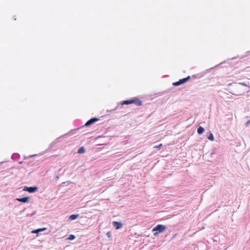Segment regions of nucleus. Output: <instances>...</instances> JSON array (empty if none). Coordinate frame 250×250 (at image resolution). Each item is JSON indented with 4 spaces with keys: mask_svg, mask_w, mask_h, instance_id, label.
I'll use <instances>...</instances> for the list:
<instances>
[{
    "mask_svg": "<svg viewBox=\"0 0 250 250\" xmlns=\"http://www.w3.org/2000/svg\"><path fill=\"white\" fill-rule=\"evenodd\" d=\"M40 232V231H39V229H36V230H33V231H32V233H38V232Z\"/></svg>",
    "mask_w": 250,
    "mask_h": 250,
    "instance_id": "obj_15",
    "label": "nucleus"
},
{
    "mask_svg": "<svg viewBox=\"0 0 250 250\" xmlns=\"http://www.w3.org/2000/svg\"><path fill=\"white\" fill-rule=\"evenodd\" d=\"M131 104V99L128 100H125L122 102L121 105H123L124 104Z\"/></svg>",
    "mask_w": 250,
    "mask_h": 250,
    "instance_id": "obj_11",
    "label": "nucleus"
},
{
    "mask_svg": "<svg viewBox=\"0 0 250 250\" xmlns=\"http://www.w3.org/2000/svg\"><path fill=\"white\" fill-rule=\"evenodd\" d=\"M39 231H42L46 229V228L39 229Z\"/></svg>",
    "mask_w": 250,
    "mask_h": 250,
    "instance_id": "obj_16",
    "label": "nucleus"
},
{
    "mask_svg": "<svg viewBox=\"0 0 250 250\" xmlns=\"http://www.w3.org/2000/svg\"><path fill=\"white\" fill-rule=\"evenodd\" d=\"M75 238V236L73 234H71L69 235V237L67 238V239L72 240L74 239Z\"/></svg>",
    "mask_w": 250,
    "mask_h": 250,
    "instance_id": "obj_13",
    "label": "nucleus"
},
{
    "mask_svg": "<svg viewBox=\"0 0 250 250\" xmlns=\"http://www.w3.org/2000/svg\"><path fill=\"white\" fill-rule=\"evenodd\" d=\"M112 224L117 229L121 228L123 226L121 222L117 221H113L112 222Z\"/></svg>",
    "mask_w": 250,
    "mask_h": 250,
    "instance_id": "obj_6",
    "label": "nucleus"
},
{
    "mask_svg": "<svg viewBox=\"0 0 250 250\" xmlns=\"http://www.w3.org/2000/svg\"><path fill=\"white\" fill-rule=\"evenodd\" d=\"M17 200H18L19 202H23V203H26L28 202L29 200V198L28 197H23L21 198H17Z\"/></svg>",
    "mask_w": 250,
    "mask_h": 250,
    "instance_id": "obj_7",
    "label": "nucleus"
},
{
    "mask_svg": "<svg viewBox=\"0 0 250 250\" xmlns=\"http://www.w3.org/2000/svg\"><path fill=\"white\" fill-rule=\"evenodd\" d=\"M38 188L36 187H25L23 190L28 191L30 193H33L38 190Z\"/></svg>",
    "mask_w": 250,
    "mask_h": 250,
    "instance_id": "obj_3",
    "label": "nucleus"
},
{
    "mask_svg": "<svg viewBox=\"0 0 250 250\" xmlns=\"http://www.w3.org/2000/svg\"><path fill=\"white\" fill-rule=\"evenodd\" d=\"M134 104L137 106H141L142 102L138 98L135 97L131 99V104Z\"/></svg>",
    "mask_w": 250,
    "mask_h": 250,
    "instance_id": "obj_4",
    "label": "nucleus"
},
{
    "mask_svg": "<svg viewBox=\"0 0 250 250\" xmlns=\"http://www.w3.org/2000/svg\"><path fill=\"white\" fill-rule=\"evenodd\" d=\"M84 152L85 149L83 147H80L78 150V153L79 154L83 153Z\"/></svg>",
    "mask_w": 250,
    "mask_h": 250,
    "instance_id": "obj_12",
    "label": "nucleus"
},
{
    "mask_svg": "<svg viewBox=\"0 0 250 250\" xmlns=\"http://www.w3.org/2000/svg\"><path fill=\"white\" fill-rule=\"evenodd\" d=\"M162 144H160V145H158V146H154V148H160L161 147H162Z\"/></svg>",
    "mask_w": 250,
    "mask_h": 250,
    "instance_id": "obj_14",
    "label": "nucleus"
},
{
    "mask_svg": "<svg viewBox=\"0 0 250 250\" xmlns=\"http://www.w3.org/2000/svg\"><path fill=\"white\" fill-rule=\"evenodd\" d=\"M166 227L163 225H158L154 227L152 231L154 232V235L156 236L158 233L164 232L166 229Z\"/></svg>",
    "mask_w": 250,
    "mask_h": 250,
    "instance_id": "obj_1",
    "label": "nucleus"
},
{
    "mask_svg": "<svg viewBox=\"0 0 250 250\" xmlns=\"http://www.w3.org/2000/svg\"><path fill=\"white\" fill-rule=\"evenodd\" d=\"M239 84L240 85H245V86H247V84H245L243 83H239Z\"/></svg>",
    "mask_w": 250,
    "mask_h": 250,
    "instance_id": "obj_17",
    "label": "nucleus"
},
{
    "mask_svg": "<svg viewBox=\"0 0 250 250\" xmlns=\"http://www.w3.org/2000/svg\"><path fill=\"white\" fill-rule=\"evenodd\" d=\"M204 128L202 126H199L197 129V132L199 134H201L204 132Z\"/></svg>",
    "mask_w": 250,
    "mask_h": 250,
    "instance_id": "obj_10",
    "label": "nucleus"
},
{
    "mask_svg": "<svg viewBox=\"0 0 250 250\" xmlns=\"http://www.w3.org/2000/svg\"><path fill=\"white\" fill-rule=\"evenodd\" d=\"M99 120L98 118H93L88 120L85 124V126H89L93 124L95 122L98 121Z\"/></svg>",
    "mask_w": 250,
    "mask_h": 250,
    "instance_id": "obj_5",
    "label": "nucleus"
},
{
    "mask_svg": "<svg viewBox=\"0 0 250 250\" xmlns=\"http://www.w3.org/2000/svg\"><path fill=\"white\" fill-rule=\"evenodd\" d=\"M190 79V77L189 76H188V77H186L185 78H184V79L180 80L178 82L173 83V85H174V86L180 85H181V84H183V83H186Z\"/></svg>",
    "mask_w": 250,
    "mask_h": 250,
    "instance_id": "obj_2",
    "label": "nucleus"
},
{
    "mask_svg": "<svg viewBox=\"0 0 250 250\" xmlns=\"http://www.w3.org/2000/svg\"><path fill=\"white\" fill-rule=\"evenodd\" d=\"M208 140H209L211 141H214V138L213 134L211 132H209L208 133Z\"/></svg>",
    "mask_w": 250,
    "mask_h": 250,
    "instance_id": "obj_8",
    "label": "nucleus"
},
{
    "mask_svg": "<svg viewBox=\"0 0 250 250\" xmlns=\"http://www.w3.org/2000/svg\"><path fill=\"white\" fill-rule=\"evenodd\" d=\"M78 217L79 214H72L69 216V219L70 220H73L77 218Z\"/></svg>",
    "mask_w": 250,
    "mask_h": 250,
    "instance_id": "obj_9",
    "label": "nucleus"
}]
</instances>
